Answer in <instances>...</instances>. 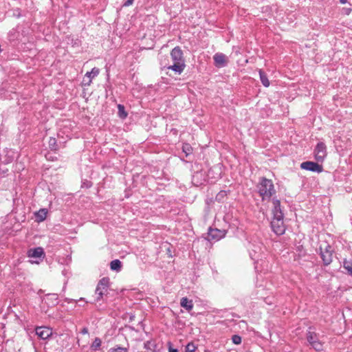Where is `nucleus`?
Listing matches in <instances>:
<instances>
[{
	"mask_svg": "<svg viewBox=\"0 0 352 352\" xmlns=\"http://www.w3.org/2000/svg\"><path fill=\"white\" fill-rule=\"evenodd\" d=\"M227 195H228L227 191L221 190L216 195L215 199L218 202H223L224 199L226 197Z\"/></svg>",
	"mask_w": 352,
	"mask_h": 352,
	"instance_id": "393cba45",
	"label": "nucleus"
},
{
	"mask_svg": "<svg viewBox=\"0 0 352 352\" xmlns=\"http://www.w3.org/2000/svg\"><path fill=\"white\" fill-rule=\"evenodd\" d=\"M213 59L214 65L217 67H223L227 65V57L223 53H216Z\"/></svg>",
	"mask_w": 352,
	"mask_h": 352,
	"instance_id": "f8f14e48",
	"label": "nucleus"
},
{
	"mask_svg": "<svg viewBox=\"0 0 352 352\" xmlns=\"http://www.w3.org/2000/svg\"><path fill=\"white\" fill-rule=\"evenodd\" d=\"M300 168L304 170L318 173H322L323 171V166L322 165L311 161H306L301 163Z\"/></svg>",
	"mask_w": 352,
	"mask_h": 352,
	"instance_id": "1a4fd4ad",
	"label": "nucleus"
},
{
	"mask_svg": "<svg viewBox=\"0 0 352 352\" xmlns=\"http://www.w3.org/2000/svg\"><path fill=\"white\" fill-rule=\"evenodd\" d=\"M183 151L186 153V155H188L192 151V147L188 144H184L182 146Z\"/></svg>",
	"mask_w": 352,
	"mask_h": 352,
	"instance_id": "cd10ccee",
	"label": "nucleus"
},
{
	"mask_svg": "<svg viewBox=\"0 0 352 352\" xmlns=\"http://www.w3.org/2000/svg\"><path fill=\"white\" fill-rule=\"evenodd\" d=\"M110 268L111 270L120 272L122 269V262L118 259H115L111 261Z\"/></svg>",
	"mask_w": 352,
	"mask_h": 352,
	"instance_id": "aec40b11",
	"label": "nucleus"
},
{
	"mask_svg": "<svg viewBox=\"0 0 352 352\" xmlns=\"http://www.w3.org/2000/svg\"><path fill=\"white\" fill-rule=\"evenodd\" d=\"M108 352H128V349L117 345L115 347L111 348Z\"/></svg>",
	"mask_w": 352,
	"mask_h": 352,
	"instance_id": "a878e982",
	"label": "nucleus"
},
{
	"mask_svg": "<svg viewBox=\"0 0 352 352\" xmlns=\"http://www.w3.org/2000/svg\"><path fill=\"white\" fill-rule=\"evenodd\" d=\"M311 327L306 334L307 340L309 346L315 351L320 352L323 351V343L319 340V336L315 331H311Z\"/></svg>",
	"mask_w": 352,
	"mask_h": 352,
	"instance_id": "39448f33",
	"label": "nucleus"
},
{
	"mask_svg": "<svg viewBox=\"0 0 352 352\" xmlns=\"http://www.w3.org/2000/svg\"><path fill=\"white\" fill-rule=\"evenodd\" d=\"M180 305L187 311H190L193 308L192 301L191 300H188L186 297H184L181 299Z\"/></svg>",
	"mask_w": 352,
	"mask_h": 352,
	"instance_id": "dca6fc26",
	"label": "nucleus"
},
{
	"mask_svg": "<svg viewBox=\"0 0 352 352\" xmlns=\"http://www.w3.org/2000/svg\"><path fill=\"white\" fill-rule=\"evenodd\" d=\"M343 10H344V13L345 14L349 15L351 13L352 9L350 8H343Z\"/></svg>",
	"mask_w": 352,
	"mask_h": 352,
	"instance_id": "72a5a7b5",
	"label": "nucleus"
},
{
	"mask_svg": "<svg viewBox=\"0 0 352 352\" xmlns=\"http://www.w3.org/2000/svg\"><path fill=\"white\" fill-rule=\"evenodd\" d=\"M225 234H226L225 231L219 230L217 228H210L208 229V232L207 239L209 241H213V240L218 241L220 239L223 238Z\"/></svg>",
	"mask_w": 352,
	"mask_h": 352,
	"instance_id": "9b49d317",
	"label": "nucleus"
},
{
	"mask_svg": "<svg viewBox=\"0 0 352 352\" xmlns=\"http://www.w3.org/2000/svg\"><path fill=\"white\" fill-rule=\"evenodd\" d=\"M99 69L96 67H94L91 72H87L85 74V77L88 78L89 80L85 82V78H84L83 82L85 85H90L92 78L97 76L99 74Z\"/></svg>",
	"mask_w": 352,
	"mask_h": 352,
	"instance_id": "2eb2a0df",
	"label": "nucleus"
},
{
	"mask_svg": "<svg viewBox=\"0 0 352 352\" xmlns=\"http://www.w3.org/2000/svg\"><path fill=\"white\" fill-rule=\"evenodd\" d=\"M197 349V346L195 345L193 342H189L186 346V352H195Z\"/></svg>",
	"mask_w": 352,
	"mask_h": 352,
	"instance_id": "bb28decb",
	"label": "nucleus"
},
{
	"mask_svg": "<svg viewBox=\"0 0 352 352\" xmlns=\"http://www.w3.org/2000/svg\"><path fill=\"white\" fill-rule=\"evenodd\" d=\"M271 228L276 234H283L285 231V228L283 223V217H273V219L271 221Z\"/></svg>",
	"mask_w": 352,
	"mask_h": 352,
	"instance_id": "0eeeda50",
	"label": "nucleus"
},
{
	"mask_svg": "<svg viewBox=\"0 0 352 352\" xmlns=\"http://www.w3.org/2000/svg\"><path fill=\"white\" fill-rule=\"evenodd\" d=\"M319 254L325 266L330 265L333 261V248L326 241H322L319 245Z\"/></svg>",
	"mask_w": 352,
	"mask_h": 352,
	"instance_id": "7ed1b4c3",
	"label": "nucleus"
},
{
	"mask_svg": "<svg viewBox=\"0 0 352 352\" xmlns=\"http://www.w3.org/2000/svg\"><path fill=\"white\" fill-rule=\"evenodd\" d=\"M167 345L168 348V352H178V350L177 349L173 348L172 343L170 342H168Z\"/></svg>",
	"mask_w": 352,
	"mask_h": 352,
	"instance_id": "7c9ffc66",
	"label": "nucleus"
},
{
	"mask_svg": "<svg viewBox=\"0 0 352 352\" xmlns=\"http://www.w3.org/2000/svg\"><path fill=\"white\" fill-rule=\"evenodd\" d=\"M8 38L10 41H14L19 40V32L18 30V27L16 28H13L8 33Z\"/></svg>",
	"mask_w": 352,
	"mask_h": 352,
	"instance_id": "412c9836",
	"label": "nucleus"
},
{
	"mask_svg": "<svg viewBox=\"0 0 352 352\" xmlns=\"http://www.w3.org/2000/svg\"><path fill=\"white\" fill-rule=\"evenodd\" d=\"M36 335L42 340H47L53 334L52 329L48 327H37L35 329Z\"/></svg>",
	"mask_w": 352,
	"mask_h": 352,
	"instance_id": "9d476101",
	"label": "nucleus"
},
{
	"mask_svg": "<svg viewBox=\"0 0 352 352\" xmlns=\"http://www.w3.org/2000/svg\"><path fill=\"white\" fill-rule=\"evenodd\" d=\"M347 0H340V2L342 3V4H345L346 3Z\"/></svg>",
	"mask_w": 352,
	"mask_h": 352,
	"instance_id": "a19ab883",
	"label": "nucleus"
},
{
	"mask_svg": "<svg viewBox=\"0 0 352 352\" xmlns=\"http://www.w3.org/2000/svg\"><path fill=\"white\" fill-rule=\"evenodd\" d=\"M298 250H301V248H302V246H300V247H298Z\"/></svg>",
	"mask_w": 352,
	"mask_h": 352,
	"instance_id": "37998d69",
	"label": "nucleus"
},
{
	"mask_svg": "<svg viewBox=\"0 0 352 352\" xmlns=\"http://www.w3.org/2000/svg\"><path fill=\"white\" fill-rule=\"evenodd\" d=\"M101 340L99 338H96L93 341L91 349L93 351H98L100 349V347L101 346Z\"/></svg>",
	"mask_w": 352,
	"mask_h": 352,
	"instance_id": "5701e85b",
	"label": "nucleus"
},
{
	"mask_svg": "<svg viewBox=\"0 0 352 352\" xmlns=\"http://www.w3.org/2000/svg\"><path fill=\"white\" fill-rule=\"evenodd\" d=\"M273 209L272 214L273 217H284V214L280 208V202L278 199L274 198L272 199Z\"/></svg>",
	"mask_w": 352,
	"mask_h": 352,
	"instance_id": "4468645a",
	"label": "nucleus"
},
{
	"mask_svg": "<svg viewBox=\"0 0 352 352\" xmlns=\"http://www.w3.org/2000/svg\"><path fill=\"white\" fill-rule=\"evenodd\" d=\"M258 73L261 83L264 87H268L270 83L267 74L262 69H259Z\"/></svg>",
	"mask_w": 352,
	"mask_h": 352,
	"instance_id": "a211bd4d",
	"label": "nucleus"
},
{
	"mask_svg": "<svg viewBox=\"0 0 352 352\" xmlns=\"http://www.w3.org/2000/svg\"><path fill=\"white\" fill-rule=\"evenodd\" d=\"M47 210L45 208L40 209L38 212L35 213V217L37 222L43 221L47 217Z\"/></svg>",
	"mask_w": 352,
	"mask_h": 352,
	"instance_id": "f3484780",
	"label": "nucleus"
},
{
	"mask_svg": "<svg viewBox=\"0 0 352 352\" xmlns=\"http://www.w3.org/2000/svg\"><path fill=\"white\" fill-rule=\"evenodd\" d=\"M134 318H135V316L131 314V315L130 316V317H129V320H130V321H132V320H134Z\"/></svg>",
	"mask_w": 352,
	"mask_h": 352,
	"instance_id": "58836bf2",
	"label": "nucleus"
},
{
	"mask_svg": "<svg viewBox=\"0 0 352 352\" xmlns=\"http://www.w3.org/2000/svg\"><path fill=\"white\" fill-rule=\"evenodd\" d=\"M81 301L85 302V303H87V302H86L83 298H80L78 300V302H81Z\"/></svg>",
	"mask_w": 352,
	"mask_h": 352,
	"instance_id": "ea45409f",
	"label": "nucleus"
},
{
	"mask_svg": "<svg viewBox=\"0 0 352 352\" xmlns=\"http://www.w3.org/2000/svg\"><path fill=\"white\" fill-rule=\"evenodd\" d=\"M28 256L30 258H39L41 260L45 256V252L42 248L38 247L29 250L28 252Z\"/></svg>",
	"mask_w": 352,
	"mask_h": 352,
	"instance_id": "ddd939ff",
	"label": "nucleus"
},
{
	"mask_svg": "<svg viewBox=\"0 0 352 352\" xmlns=\"http://www.w3.org/2000/svg\"><path fill=\"white\" fill-rule=\"evenodd\" d=\"M48 144H49V148L52 151H57L58 150V145H57V142H56V138H52V137L50 138Z\"/></svg>",
	"mask_w": 352,
	"mask_h": 352,
	"instance_id": "b1692460",
	"label": "nucleus"
},
{
	"mask_svg": "<svg viewBox=\"0 0 352 352\" xmlns=\"http://www.w3.org/2000/svg\"><path fill=\"white\" fill-rule=\"evenodd\" d=\"M232 341L235 344H239L241 343V337L239 335H234L232 337Z\"/></svg>",
	"mask_w": 352,
	"mask_h": 352,
	"instance_id": "c85d7f7f",
	"label": "nucleus"
},
{
	"mask_svg": "<svg viewBox=\"0 0 352 352\" xmlns=\"http://www.w3.org/2000/svg\"><path fill=\"white\" fill-rule=\"evenodd\" d=\"M342 266L346 270L347 274L352 277V261L344 259Z\"/></svg>",
	"mask_w": 352,
	"mask_h": 352,
	"instance_id": "6ab92c4d",
	"label": "nucleus"
},
{
	"mask_svg": "<svg viewBox=\"0 0 352 352\" xmlns=\"http://www.w3.org/2000/svg\"><path fill=\"white\" fill-rule=\"evenodd\" d=\"M0 96L3 98H8L10 96V95H8L7 92L1 93Z\"/></svg>",
	"mask_w": 352,
	"mask_h": 352,
	"instance_id": "c9c22d12",
	"label": "nucleus"
},
{
	"mask_svg": "<svg viewBox=\"0 0 352 352\" xmlns=\"http://www.w3.org/2000/svg\"><path fill=\"white\" fill-rule=\"evenodd\" d=\"M248 249L250 258L257 262L261 259L265 247L261 242L254 240L250 242Z\"/></svg>",
	"mask_w": 352,
	"mask_h": 352,
	"instance_id": "20e7f679",
	"label": "nucleus"
},
{
	"mask_svg": "<svg viewBox=\"0 0 352 352\" xmlns=\"http://www.w3.org/2000/svg\"><path fill=\"white\" fill-rule=\"evenodd\" d=\"M47 298L50 297V298H51V299H54L55 300H58L57 294H47Z\"/></svg>",
	"mask_w": 352,
	"mask_h": 352,
	"instance_id": "473e14b6",
	"label": "nucleus"
},
{
	"mask_svg": "<svg viewBox=\"0 0 352 352\" xmlns=\"http://www.w3.org/2000/svg\"><path fill=\"white\" fill-rule=\"evenodd\" d=\"M80 333L82 334H83V335L87 334L89 333L88 328L87 327H83L81 329Z\"/></svg>",
	"mask_w": 352,
	"mask_h": 352,
	"instance_id": "f704fd0d",
	"label": "nucleus"
},
{
	"mask_svg": "<svg viewBox=\"0 0 352 352\" xmlns=\"http://www.w3.org/2000/svg\"><path fill=\"white\" fill-rule=\"evenodd\" d=\"M32 263H38L39 261H32Z\"/></svg>",
	"mask_w": 352,
	"mask_h": 352,
	"instance_id": "79ce46f5",
	"label": "nucleus"
},
{
	"mask_svg": "<svg viewBox=\"0 0 352 352\" xmlns=\"http://www.w3.org/2000/svg\"><path fill=\"white\" fill-rule=\"evenodd\" d=\"M109 284V278L107 277H104L98 282L95 294L96 295V298L95 301L99 302L102 299L103 296L106 294Z\"/></svg>",
	"mask_w": 352,
	"mask_h": 352,
	"instance_id": "423d86ee",
	"label": "nucleus"
},
{
	"mask_svg": "<svg viewBox=\"0 0 352 352\" xmlns=\"http://www.w3.org/2000/svg\"><path fill=\"white\" fill-rule=\"evenodd\" d=\"M118 116L121 119H125L127 117L128 114H127L126 111H125L124 105L119 104L118 105Z\"/></svg>",
	"mask_w": 352,
	"mask_h": 352,
	"instance_id": "4be33fe9",
	"label": "nucleus"
},
{
	"mask_svg": "<svg viewBox=\"0 0 352 352\" xmlns=\"http://www.w3.org/2000/svg\"><path fill=\"white\" fill-rule=\"evenodd\" d=\"M65 302L69 303V302H77V301L76 300H74V299H71V298H65Z\"/></svg>",
	"mask_w": 352,
	"mask_h": 352,
	"instance_id": "4c0bfd02",
	"label": "nucleus"
},
{
	"mask_svg": "<svg viewBox=\"0 0 352 352\" xmlns=\"http://www.w3.org/2000/svg\"><path fill=\"white\" fill-rule=\"evenodd\" d=\"M134 0H126L123 6L128 7L133 4Z\"/></svg>",
	"mask_w": 352,
	"mask_h": 352,
	"instance_id": "2f4dec72",
	"label": "nucleus"
},
{
	"mask_svg": "<svg viewBox=\"0 0 352 352\" xmlns=\"http://www.w3.org/2000/svg\"><path fill=\"white\" fill-rule=\"evenodd\" d=\"M86 186V188H89L91 186V183L90 182H84L82 186Z\"/></svg>",
	"mask_w": 352,
	"mask_h": 352,
	"instance_id": "e433bc0d",
	"label": "nucleus"
},
{
	"mask_svg": "<svg viewBox=\"0 0 352 352\" xmlns=\"http://www.w3.org/2000/svg\"><path fill=\"white\" fill-rule=\"evenodd\" d=\"M170 58L173 64L167 66V69L173 71L175 74H181L186 67V64L183 52L179 46L171 50Z\"/></svg>",
	"mask_w": 352,
	"mask_h": 352,
	"instance_id": "f257e3e1",
	"label": "nucleus"
},
{
	"mask_svg": "<svg viewBox=\"0 0 352 352\" xmlns=\"http://www.w3.org/2000/svg\"><path fill=\"white\" fill-rule=\"evenodd\" d=\"M314 156L317 162H323L327 157V146L322 142H320L317 144L314 149Z\"/></svg>",
	"mask_w": 352,
	"mask_h": 352,
	"instance_id": "6e6552de",
	"label": "nucleus"
},
{
	"mask_svg": "<svg viewBox=\"0 0 352 352\" xmlns=\"http://www.w3.org/2000/svg\"><path fill=\"white\" fill-rule=\"evenodd\" d=\"M256 188L262 201H270L272 197L276 194L272 180L265 177L259 179Z\"/></svg>",
	"mask_w": 352,
	"mask_h": 352,
	"instance_id": "f03ea898",
	"label": "nucleus"
},
{
	"mask_svg": "<svg viewBox=\"0 0 352 352\" xmlns=\"http://www.w3.org/2000/svg\"><path fill=\"white\" fill-rule=\"evenodd\" d=\"M12 15L16 18H20L21 16V10L19 8H16L13 10Z\"/></svg>",
	"mask_w": 352,
	"mask_h": 352,
	"instance_id": "c756f323",
	"label": "nucleus"
}]
</instances>
